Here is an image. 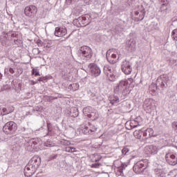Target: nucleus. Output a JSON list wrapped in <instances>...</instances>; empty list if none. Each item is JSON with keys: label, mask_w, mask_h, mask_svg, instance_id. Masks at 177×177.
Instances as JSON below:
<instances>
[{"label": "nucleus", "mask_w": 177, "mask_h": 177, "mask_svg": "<svg viewBox=\"0 0 177 177\" xmlns=\"http://www.w3.org/2000/svg\"><path fill=\"white\" fill-rule=\"evenodd\" d=\"M41 165V158L37 156H33L28 162L24 169V174L26 177L32 176Z\"/></svg>", "instance_id": "f257e3e1"}, {"label": "nucleus", "mask_w": 177, "mask_h": 177, "mask_svg": "<svg viewBox=\"0 0 177 177\" xmlns=\"http://www.w3.org/2000/svg\"><path fill=\"white\" fill-rule=\"evenodd\" d=\"M21 147L25 146L26 150L34 153V150L39 147V140L38 138H22L19 141Z\"/></svg>", "instance_id": "f03ea898"}, {"label": "nucleus", "mask_w": 177, "mask_h": 177, "mask_svg": "<svg viewBox=\"0 0 177 177\" xmlns=\"http://www.w3.org/2000/svg\"><path fill=\"white\" fill-rule=\"evenodd\" d=\"M162 150V153L165 154V159L167 164L169 165H176L177 164V158L175 156L172 151H171V147L169 146H162L160 148Z\"/></svg>", "instance_id": "7ed1b4c3"}, {"label": "nucleus", "mask_w": 177, "mask_h": 177, "mask_svg": "<svg viewBox=\"0 0 177 177\" xmlns=\"http://www.w3.org/2000/svg\"><path fill=\"white\" fill-rule=\"evenodd\" d=\"M148 165L149 160L147 159L140 160L134 165L133 170L137 175H147L146 169Z\"/></svg>", "instance_id": "20e7f679"}, {"label": "nucleus", "mask_w": 177, "mask_h": 177, "mask_svg": "<svg viewBox=\"0 0 177 177\" xmlns=\"http://www.w3.org/2000/svg\"><path fill=\"white\" fill-rule=\"evenodd\" d=\"M169 82V76L167 74L160 75L156 80V86L159 91H165L168 88Z\"/></svg>", "instance_id": "39448f33"}, {"label": "nucleus", "mask_w": 177, "mask_h": 177, "mask_svg": "<svg viewBox=\"0 0 177 177\" xmlns=\"http://www.w3.org/2000/svg\"><path fill=\"white\" fill-rule=\"evenodd\" d=\"M103 71L110 82H114V81L118 78L117 71L109 65L104 66Z\"/></svg>", "instance_id": "423d86ee"}, {"label": "nucleus", "mask_w": 177, "mask_h": 177, "mask_svg": "<svg viewBox=\"0 0 177 177\" xmlns=\"http://www.w3.org/2000/svg\"><path fill=\"white\" fill-rule=\"evenodd\" d=\"M128 80H120L118 85L114 88L115 93H122L123 95H128L129 89L128 88Z\"/></svg>", "instance_id": "0eeeda50"}, {"label": "nucleus", "mask_w": 177, "mask_h": 177, "mask_svg": "<svg viewBox=\"0 0 177 177\" xmlns=\"http://www.w3.org/2000/svg\"><path fill=\"white\" fill-rule=\"evenodd\" d=\"M17 131V124L13 121L8 122L3 127V132L6 135H15Z\"/></svg>", "instance_id": "6e6552de"}, {"label": "nucleus", "mask_w": 177, "mask_h": 177, "mask_svg": "<svg viewBox=\"0 0 177 177\" xmlns=\"http://www.w3.org/2000/svg\"><path fill=\"white\" fill-rule=\"evenodd\" d=\"M79 52L80 55H82V57L85 59V60H91L92 56H93L92 48L88 46H83L80 47Z\"/></svg>", "instance_id": "1a4fd4ad"}, {"label": "nucleus", "mask_w": 177, "mask_h": 177, "mask_svg": "<svg viewBox=\"0 0 177 177\" xmlns=\"http://www.w3.org/2000/svg\"><path fill=\"white\" fill-rule=\"evenodd\" d=\"M38 12V8L34 5H30L25 8L24 14L27 17L34 19L37 13Z\"/></svg>", "instance_id": "9d476101"}, {"label": "nucleus", "mask_w": 177, "mask_h": 177, "mask_svg": "<svg viewBox=\"0 0 177 177\" xmlns=\"http://www.w3.org/2000/svg\"><path fill=\"white\" fill-rule=\"evenodd\" d=\"M88 67L91 77L96 78V77H99L102 74V70H100V67L97 64L91 63L88 64Z\"/></svg>", "instance_id": "9b49d317"}, {"label": "nucleus", "mask_w": 177, "mask_h": 177, "mask_svg": "<svg viewBox=\"0 0 177 177\" xmlns=\"http://www.w3.org/2000/svg\"><path fill=\"white\" fill-rule=\"evenodd\" d=\"M121 70L126 75H129L132 73V62L124 60L121 65Z\"/></svg>", "instance_id": "f8f14e48"}, {"label": "nucleus", "mask_w": 177, "mask_h": 177, "mask_svg": "<svg viewBox=\"0 0 177 177\" xmlns=\"http://www.w3.org/2000/svg\"><path fill=\"white\" fill-rule=\"evenodd\" d=\"M158 147L155 145H148L145 148V152L147 154V156H154L158 153Z\"/></svg>", "instance_id": "ddd939ff"}, {"label": "nucleus", "mask_w": 177, "mask_h": 177, "mask_svg": "<svg viewBox=\"0 0 177 177\" xmlns=\"http://www.w3.org/2000/svg\"><path fill=\"white\" fill-rule=\"evenodd\" d=\"M10 41V37L8 36V33L3 32L0 37V42L3 46H10L12 45Z\"/></svg>", "instance_id": "4468645a"}, {"label": "nucleus", "mask_w": 177, "mask_h": 177, "mask_svg": "<svg viewBox=\"0 0 177 177\" xmlns=\"http://www.w3.org/2000/svg\"><path fill=\"white\" fill-rule=\"evenodd\" d=\"M169 9H171V5L169 2L163 3L160 6V12L162 14V17H165L167 16V13H168Z\"/></svg>", "instance_id": "2eb2a0df"}, {"label": "nucleus", "mask_w": 177, "mask_h": 177, "mask_svg": "<svg viewBox=\"0 0 177 177\" xmlns=\"http://www.w3.org/2000/svg\"><path fill=\"white\" fill-rule=\"evenodd\" d=\"M55 37H64L67 34V28L63 27H56L55 30Z\"/></svg>", "instance_id": "dca6fc26"}, {"label": "nucleus", "mask_w": 177, "mask_h": 177, "mask_svg": "<svg viewBox=\"0 0 177 177\" xmlns=\"http://www.w3.org/2000/svg\"><path fill=\"white\" fill-rule=\"evenodd\" d=\"M13 111H15V108L12 106H8L7 108H0L1 115H8V114H10Z\"/></svg>", "instance_id": "f3484780"}, {"label": "nucleus", "mask_w": 177, "mask_h": 177, "mask_svg": "<svg viewBox=\"0 0 177 177\" xmlns=\"http://www.w3.org/2000/svg\"><path fill=\"white\" fill-rule=\"evenodd\" d=\"M142 135L145 139H149V138H151V136H156L154 135V130L153 129H147L143 133Z\"/></svg>", "instance_id": "a211bd4d"}, {"label": "nucleus", "mask_w": 177, "mask_h": 177, "mask_svg": "<svg viewBox=\"0 0 177 177\" xmlns=\"http://www.w3.org/2000/svg\"><path fill=\"white\" fill-rule=\"evenodd\" d=\"M84 125L87 126L88 131H90V133H92V132H96V130L97 129V127L95 124L91 123V122H84Z\"/></svg>", "instance_id": "6ab92c4d"}, {"label": "nucleus", "mask_w": 177, "mask_h": 177, "mask_svg": "<svg viewBox=\"0 0 177 177\" xmlns=\"http://www.w3.org/2000/svg\"><path fill=\"white\" fill-rule=\"evenodd\" d=\"M87 117L91 120V121H96L99 118V113L94 111L87 115Z\"/></svg>", "instance_id": "aec40b11"}, {"label": "nucleus", "mask_w": 177, "mask_h": 177, "mask_svg": "<svg viewBox=\"0 0 177 177\" xmlns=\"http://www.w3.org/2000/svg\"><path fill=\"white\" fill-rule=\"evenodd\" d=\"M109 100L110 101V103L111 104H112V106H114V104L120 103V98L118 97V96L116 95L109 96Z\"/></svg>", "instance_id": "412c9836"}, {"label": "nucleus", "mask_w": 177, "mask_h": 177, "mask_svg": "<svg viewBox=\"0 0 177 177\" xmlns=\"http://www.w3.org/2000/svg\"><path fill=\"white\" fill-rule=\"evenodd\" d=\"M69 117H73V118H77L78 115H80V112L78 111V109L73 108L71 109L69 113H68Z\"/></svg>", "instance_id": "4be33fe9"}, {"label": "nucleus", "mask_w": 177, "mask_h": 177, "mask_svg": "<svg viewBox=\"0 0 177 177\" xmlns=\"http://www.w3.org/2000/svg\"><path fill=\"white\" fill-rule=\"evenodd\" d=\"M127 47L130 49V50H135V48H136V42L133 41V39H130L127 43Z\"/></svg>", "instance_id": "5701e85b"}, {"label": "nucleus", "mask_w": 177, "mask_h": 177, "mask_svg": "<svg viewBox=\"0 0 177 177\" xmlns=\"http://www.w3.org/2000/svg\"><path fill=\"white\" fill-rule=\"evenodd\" d=\"M82 26H88V24L91 23V21H89V18L91 17V16L88 15H85L82 16Z\"/></svg>", "instance_id": "b1692460"}, {"label": "nucleus", "mask_w": 177, "mask_h": 177, "mask_svg": "<svg viewBox=\"0 0 177 177\" xmlns=\"http://www.w3.org/2000/svg\"><path fill=\"white\" fill-rule=\"evenodd\" d=\"M149 102H150V99H146L144 102L143 108L145 111H151V105L149 104Z\"/></svg>", "instance_id": "393cba45"}, {"label": "nucleus", "mask_w": 177, "mask_h": 177, "mask_svg": "<svg viewBox=\"0 0 177 177\" xmlns=\"http://www.w3.org/2000/svg\"><path fill=\"white\" fill-rule=\"evenodd\" d=\"M146 15V10L142 9L140 13L139 16L136 17V21H142L145 19V16Z\"/></svg>", "instance_id": "a878e982"}, {"label": "nucleus", "mask_w": 177, "mask_h": 177, "mask_svg": "<svg viewBox=\"0 0 177 177\" xmlns=\"http://www.w3.org/2000/svg\"><path fill=\"white\" fill-rule=\"evenodd\" d=\"M102 160V156L99 153H94L91 156V161L92 162H97Z\"/></svg>", "instance_id": "bb28decb"}, {"label": "nucleus", "mask_w": 177, "mask_h": 177, "mask_svg": "<svg viewBox=\"0 0 177 177\" xmlns=\"http://www.w3.org/2000/svg\"><path fill=\"white\" fill-rule=\"evenodd\" d=\"M81 128H82V133H84V135H86V133H91L88 126L85 124V123H84V124L82 125Z\"/></svg>", "instance_id": "cd10ccee"}, {"label": "nucleus", "mask_w": 177, "mask_h": 177, "mask_svg": "<svg viewBox=\"0 0 177 177\" xmlns=\"http://www.w3.org/2000/svg\"><path fill=\"white\" fill-rule=\"evenodd\" d=\"M143 132L142 130H136L133 132V136L136 138V139H140L142 138V134Z\"/></svg>", "instance_id": "c85d7f7f"}, {"label": "nucleus", "mask_w": 177, "mask_h": 177, "mask_svg": "<svg viewBox=\"0 0 177 177\" xmlns=\"http://www.w3.org/2000/svg\"><path fill=\"white\" fill-rule=\"evenodd\" d=\"M52 79V76H45V77H39L37 81H39V82H45L46 81H48V80Z\"/></svg>", "instance_id": "c756f323"}, {"label": "nucleus", "mask_w": 177, "mask_h": 177, "mask_svg": "<svg viewBox=\"0 0 177 177\" xmlns=\"http://www.w3.org/2000/svg\"><path fill=\"white\" fill-rule=\"evenodd\" d=\"M69 88H72L73 91H78L80 89V84L78 83H73L70 84Z\"/></svg>", "instance_id": "7c9ffc66"}, {"label": "nucleus", "mask_w": 177, "mask_h": 177, "mask_svg": "<svg viewBox=\"0 0 177 177\" xmlns=\"http://www.w3.org/2000/svg\"><path fill=\"white\" fill-rule=\"evenodd\" d=\"M7 34L8 37H10L11 41L12 38L17 39V34H16V32L13 31H9L8 32H7Z\"/></svg>", "instance_id": "2f4dec72"}, {"label": "nucleus", "mask_w": 177, "mask_h": 177, "mask_svg": "<svg viewBox=\"0 0 177 177\" xmlns=\"http://www.w3.org/2000/svg\"><path fill=\"white\" fill-rule=\"evenodd\" d=\"M91 110H92V107L91 106H86L85 108L83 109V113L85 115L88 116V114L91 113Z\"/></svg>", "instance_id": "473e14b6"}, {"label": "nucleus", "mask_w": 177, "mask_h": 177, "mask_svg": "<svg viewBox=\"0 0 177 177\" xmlns=\"http://www.w3.org/2000/svg\"><path fill=\"white\" fill-rule=\"evenodd\" d=\"M136 122H138V121H136V120H135L133 122H131L129 123L130 125V128L129 129H133V128H138V127L139 126V124H137Z\"/></svg>", "instance_id": "72a5a7b5"}, {"label": "nucleus", "mask_w": 177, "mask_h": 177, "mask_svg": "<svg viewBox=\"0 0 177 177\" xmlns=\"http://www.w3.org/2000/svg\"><path fill=\"white\" fill-rule=\"evenodd\" d=\"M158 89V87L157 86V83L156 82V84H151L149 86V91H151V92H156V91Z\"/></svg>", "instance_id": "f704fd0d"}, {"label": "nucleus", "mask_w": 177, "mask_h": 177, "mask_svg": "<svg viewBox=\"0 0 177 177\" xmlns=\"http://www.w3.org/2000/svg\"><path fill=\"white\" fill-rule=\"evenodd\" d=\"M23 131L24 132V135H27L28 136V135H31L32 133V129H26V128H23Z\"/></svg>", "instance_id": "c9c22d12"}, {"label": "nucleus", "mask_w": 177, "mask_h": 177, "mask_svg": "<svg viewBox=\"0 0 177 177\" xmlns=\"http://www.w3.org/2000/svg\"><path fill=\"white\" fill-rule=\"evenodd\" d=\"M154 172L158 177L162 176V170L161 169H155Z\"/></svg>", "instance_id": "e433bc0d"}, {"label": "nucleus", "mask_w": 177, "mask_h": 177, "mask_svg": "<svg viewBox=\"0 0 177 177\" xmlns=\"http://www.w3.org/2000/svg\"><path fill=\"white\" fill-rule=\"evenodd\" d=\"M171 37L174 41H177V28L172 31Z\"/></svg>", "instance_id": "4c0bfd02"}, {"label": "nucleus", "mask_w": 177, "mask_h": 177, "mask_svg": "<svg viewBox=\"0 0 177 177\" xmlns=\"http://www.w3.org/2000/svg\"><path fill=\"white\" fill-rule=\"evenodd\" d=\"M128 153H129V149L127 147H124V148L122 149V156H127Z\"/></svg>", "instance_id": "58836bf2"}, {"label": "nucleus", "mask_w": 177, "mask_h": 177, "mask_svg": "<svg viewBox=\"0 0 177 177\" xmlns=\"http://www.w3.org/2000/svg\"><path fill=\"white\" fill-rule=\"evenodd\" d=\"M100 167H102V163L97 162H95L91 165V168H100Z\"/></svg>", "instance_id": "ea45409f"}, {"label": "nucleus", "mask_w": 177, "mask_h": 177, "mask_svg": "<svg viewBox=\"0 0 177 177\" xmlns=\"http://www.w3.org/2000/svg\"><path fill=\"white\" fill-rule=\"evenodd\" d=\"M106 59L109 62V63H110L111 64H115L116 63L115 59H113V58H111V57H108L106 55Z\"/></svg>", "instance_id": "a19ab883"}, {"label": "nucleus", "mask_w": 177, "mask_h": 177, "mask_svg": "<svg viewBox=\"0 0 177 177\" xmlns=\"http://www.w3.org/2000/svg\"><path fill=\"white\" fill-rule=\"evenodd\" d=\"M21 40L19 39L18 37L17 39H14V43L15 45H17L18 46H20L21 45Z\"/></svg>", "instance_id": "79ce46f5"}, {"label": "nucleus", "mask_w": 177, "mask_h": 177, "mask_svg": "<svg viewBox=\"0 0 177 177\" xmlns=\"http://www.w3.org/2000/svg\"><path fill=\"white\" fill-rule=\"evenodd\" d=\"M127 165L125 163H122L119 171L122 174L124 169L127 168Z\"/></svg>", "instance_id": "37998d69"}, {"label": "nucleus", "mask_w": 177, "mask_h": 177, "mask_svg": "<svg viewBox=\"0 0 177 177\" xmlns=\"http://www.w3.org/2000/svg\"><path fill=\"white\" fill-rule=\"evenodd\" d=\"M32 75H35V77H37V76H38V75H41L39 74V71L35 70V68H33V69L32 70Z\"/></svg>", "instance_id": "c03bdc74"}, {"label": "nucleus", "mask_w": 177, "mask_h": 177, "mask_svg": "<svg viewBox=\"0 0 177 177\" xmlns=\"http://www.w3.org/2000/svg\"><path fill=\"white\" fill-rule=\"evenodd\" d=\"M57 158V154L55 155H50L48 157V161H52L53 160H56Z\"/></svg>", "instance_id": "a18cd8bd"}, {"label": "nucleus", "mask_w": 177, "mask_h": 177, "mask_svg": "<svg viewBox=\"0 0 177 177\" xmlns=\"http://www.w3.org/2000/svg\"><path fill=\"white\" fill-rule=\"evenodd\" d=\"M52 142L50 140H48L46 142H44V146H46V147H52Z\"/></svg>", "instance_id": "49530a36"}, {"label": "nucleus", "mask_w": 177, "mask_h": 177, "mask_svg": "<svg viewBox=\"0 0 177 177\" xmlns=\"http://www.w3.org/2000/svg\"><path fill=\"white\" fill-rule=\"evenodd\" d=\"M62 145H63L64 146H70V145H71V143L70 142V141L68 140H62L61 142Z\"/></svg>", "instance_id": "de8ad7c7"}, {"label": "nucleus", "mask_w": 177, "mask_h": 177, "mask_svg": "<svg viewBox=\"0 0 177 177\" xmlns=\"http://www.w3.org/2000/svg\"><path fill=\"white\" fill-rule=\"evenodd\" d=\"M47 128H48V132H52V124L47 122Z\"/></svg>", "instance_id": "09e8293b"}, {"label": "nucleus", "mask_w": 177, "mask_h": 177, "mask_svg": "<svg viewBox=\"0 0 177 177\" xmlns=\"http://www.w3.org/2000/svg\"><path fill=\"white\" fill-rule=\"evenodd\" d=\"M65 151L67 153H73V151L71 150V147H66L65 148Z\"/></svg>", "instance_id": "8fccbe9b"}, {"label": "nucleus", "mask_w": 177, "mask_h": 177, "mask_svg": "<svg viewBox=\"0 0 177 177\" xmlns=\"http://www.w3.org/2000/svg\"><path fill=\"white\" fill-rule=\"evenodd\" d=\"M37 46H44V42L41 39H38L37 41Z\"/></svg>", "instance_id": "3c124183"}, {"label": "nucleus", "mask_w": 177, "mask_h": 177, "mask_svg": "<svg viewBox=\"0 0 177 177\" xmlns=\"http://www.w3.org/2000/svg\"><path fill=\"white\" fill-rule=\"evenodd\" d=\"M75 0H66V3L67 5H71L73 3V2H75Z\"/></svg>", "instance_id": "603ef678"}, {"label": "nucleus", "mask_w": 177, "mask_h": 177, "mask_svg": "<svg viewBox=\"0 0 177 177\" xmlns=\"http://www.w3.org/2000/svg\"><path fill=\"white\" fill-rule=\"evenodd\" d=\"M75 20H77L79 23V24H82V17H80L78 19H76Z\"/></svg>", "instance_id": "864d4df0"}, {"label": "nucleus", "mask_w": 177, "mask_h": 177, "mask_svg": "<svg viewBox=\"0 0 177 177\" xmlns=\"http://www.w3.org/2000/svg\"><path fill=\"white\" fill-rule=\"evenodd\" d=\"M94 149H100V147H102V145L101 144H95L93 145Z\"/></svg>", "instance_id": "5fc2aeb1"}, {"label": "nucleus", "mask_w": 177, "mask_h": 177, "mask_svg": "<svg viewBox=\"0 0 177 177\" xmlns=\"http://www.w3.org/2000/svg\"><path fill=\"white\" fill-rule=\"evenodd\" d=\"M59 97H60V96H58V97L51 96L50 100H55L56 99H59Z\"/></svg>", "instance_id": "6e6d98bb"}, {"label": "nucleus", "mask_w": 177, "mask_h": 177, "mask_svg": "<svg viewBox=\"0 0 177 177\" xmlns=\"http://www.w3.org/2000/svg\"><path fill=\"white\" fill-rule=\"evenodd\" d=\"M9 73H10V74H15V70L12 68H10Z\"/></svg>", "instance_id": "4d7b16f0"}, {"label": "nucleus", "mask_w": 177, "mask_h": 177, "mask_svg": "<svg viewBox=\"0 0 177 177\" xmlns=\"http://www.w3.org/2000/svg\"><path fill=\"white\" fill-rule=\"evenodd\" d=\"M111 57V59H113V60H115V59H117V55H115V54H112Z\"/></svg>", "instance_id": "13d9d810"}, {"label": "nucleus", "mask_w": 177, "mask_h": 177, "mask_svg": "<svg viewBox=\"0 0 177 177\" xmlns=\"http://www.w3.org/2000/svg\"><path fill=\"white\" fill-rule=\"evenodd\" d=\"M33 52H37V55H39V48H34Z\"/></svg>", "instance_id": "bf43d9fd"}, {"label": "nucleus", "mask_w": 177, "mask_h": 177, "mask_svg": "<svg viewBox=\"0 0 177 177\" xmlns=\"http://www.w3.org/2000/svg\"><path fill=\"white\" fill-rule=\"evenodd\" d=\"M159 2L162 3H167V2H169L168 0H159Z\"/></svg>", "instance_id": "052dcab7"}, {"label": "nucleus", "mask_w": 177, "mask_h": 177, "mask_svg": "<svg viewBox=\"0 0 177 177\" xmlns=\"http://www.w3.org/2000/svg\"><path fill=\"white\" fill-rule=\"evenodd\" d=\"M37 82H35L34 80H31L30 81V85H35V84H37Z\"/></svg>", "instance_id": "680f3d73"}, {"label": "nucleus", "mask_w": 177, "mask_h": 177, "mask_svg": "<svg viewBox=\"0 0 177 177\" xmlns=\"http://www.w3.org/2000/svg\"><path fill=\"white\" fill-rule=\"evenodd\" d=\"M140 13V12H139V11H136L135 12V15L136 16H139V14Z\"/></svg>", "instance_id": "e2e57ef3"}, {"label": "nucleus", "mask_w": 177, "mask_h": 177, "mask_svg": "<svg viewBox=\"0 0 177 177\" xmlns=\"http://www.w3.org/2000/svg\"><path fill=\"white\" fill-rule=\"evenodd\" d=\"M71 149L72 150L73 153L75 152V148L71 147Z\"/></svg>", "instance_id": "0e129e2a"}, {"label": "nucleus", "mask_w": 177, "mask_h": 177, "mask_svg": "<svg viewBox=\"0 0 177 177\" xmlns=\"http://www.w3.org/2000/svg\"><path fill=\"white\" fill-rule=\"evenodd\" d=\"M174 128H175V129H176V132H177V123H175V124H174Z\"/></svg>", "instance_id": "69168bd1"}, {"label": "nucleus", "mask_w": 177, "mask_h": 177, "mask_svg": "<svg viewBox=\"0 0 177 177\" xmlns=\"http://www.w3.org/2000/svg\"><path fill=\"white\" fill-rule=\"evenodd\" d=\"M0 80H2V73H0Z\"/></svg>", "instance_id": "338daca9"}]
</instances>
